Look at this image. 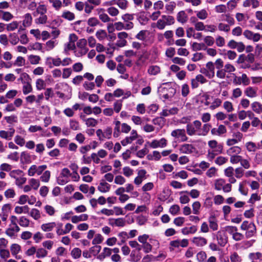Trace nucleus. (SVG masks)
Listing matches in <instances>:
<instances>
[{
    "label": "nucleus",
    "mask_w": 262,
    "mask_h": 262,
    "mask_svg": "<svg viewBox=\"0 0 262 262\" xmlns=\"http://www.w3.org/2000/svg\"><path fill=\"white\" fill-rule=\"evenodd\" d=\"M122 100H118L114 103L113 110L116 113H119L122 108Z\"/></svg>",
    "instance_id": "nucleus-42"
},
{
    "label": "nucleus",
    "mask_w": 262,
    "mask_h": 262,
    "mask_svg": "<svg viewBox=\"0 0 262 262\" xmlns=\"http://www.w3.org/2000/svg\"><path fill=\"white\" fill-rule=\"evenodd\" d=\"M242 92L241 89L236 88L233 90L232 99L237 98L242 96Z\"/></svg>",
    "instance_id": "nucleus-62"
},
{
    "label": "nucleus",
    "mask_w": 262,
    "mask_h": 262,
    "mask_svg": "<svg viewBox=\"0 0 262 262\" xmlns=\"http://www.w3.org/2000/svg\"><path fill=\"white\" fill-rule=\"evenodd\" d=\"M217 173V169L214 167L210 168L206 172V175L209 178L215 177Z\"/></svg>",
    "instance_id": "nucleus-51"
},
{
    "label": "nucleus",
    "mask_w": 262,
    "mask_h": 262,
    "mask_svg": "<svg viewBox=\"0 0 262 262\" xmlns=\"http://www.w3.org/2000/svg\"><path fill=\"white\" fill-rule=\"evenodd\" d=\"M259 5V3L258 0H245L243 3V6L244 7H249L250 6H252L253 8H256Z\"/></svg>",
    "instance_id": "nucleus-21"
},
{
    "label": "nucleus",
    "mask_w": 262,
    "mask_h": 262,
    "mask_svg": "<svg viewBox=\"0 0 262 262\" xmlns=\"http://www.w3.org/2000/svg\"><path fill=\"white\" fill-rule=\"evenodd\" d=\"M103 238L100 234H97L92 241L93 245L100 244L103 241Z\"/></svg>",
    "instance_id": "nucleus-57"
},
{
    "label": "nucleus",
    "mask_w": 262,
    "mask_h": 262,
    "mask_svg": "<svg viewBox=\"0 0 262 262\" xmlns=\"http://www.w3.org/2000/svg\"><path fill=\"white\" fill-rule=\"evenodd\" d=\"M18 80H21L24 83L23 88V93L25 95L29 94L32 91V88L31 84L29 82V76L26 73L20 75Z\"/></svg>",
    "instance_id": "nucleus-2"
},
{
    "label": "nucleus",
    "mask_w": 262,
    "mask_h": 262,
    "mask_svg": "<svg viewBox=\"0 0 262 262\" xmlns=\"http://www.w3.org/2000/svg\"><path fill=\"white\" fill-rule=\"evenodd\" d=\"M257 88L249 86L245 89V94L248 97L254 98L257 96Z\"/></svg>",
    "instance_id": "nucleus-16"
},
{
    "label": "nucleus",
    "mask_w": 262,
    "mask_h": 262,
    "mask_svg": "<svg viewBox=\"0 0 262 262\" xmlns=\"http://www.w3.org/2000/svg\"><path fill=\"white\" fill-rule=\"evenodd\" d=\"M219 30L221 31L228 32L230 31V27L228 24H225L222 23H219L218 25Z\"/></svg>",
    "instance_id": "nucleus-53"
},
{
    "label": "nucleus",
    "mask_w": 262,
    "mask_h": 262,
    "mask_svg": "<svg viewBox=\"0 0 262 262\" xmlns=\"http://www.w3.org/2000/svg\"><path fill=\"white\" fill-rule=\"evenodd\" d=\"M242 157L239 155H232L230 156V161L232 164H237L241 162Z\"/></svg>",
    "instance_id": "nucleus-48"
},
{
    "label": "nucleus",
    "mask_w": 262,
    "mask_h": 262,
    "mask_svg": "<svg viewBox=\"0 0 262 262\" xmlns=\"http://www.w3.org/2000/svg\"><path fill=\"white\" fill-rule=\"evenodd\" d=\"M197 231V227L195 226H192L190 227H185L182 229V233L184 235L194 233Z\"/></svg>",
    "instance_id": "nucleus-27"
},
{
    "label": "nucleus",
    "mask_w": 262,
    "mask_h": 262,
    "mask_svg": "<svg viewBox=\"0 0 262 262\" xmlns=\"http://www.w3.org/2000/svg\"><path fill=\"white\" fill-rule=\"evenodd\" d=\"M228 161V159L226 157L220 156L218 157L215 160V163L219 165H222L226 163Z\"/></svg>",
    "instance_id": "nucleus-56"
},
{
    "label": "nucleus",
    "mask_w": 262,
    "mask_h": 262,
    "mask_svg": "<svg viewBox=\"0 0 262 262\" xmlns=\"http://www.w3.org/2000/svg\"><path fill=\"white\" fill-rule=\"evenodd\" d=\"M29 181L31 188L33 189L36 190L39 187L40 184L38 180L32 178Z\"/></svg>",
    "instance_id": "nucleus-39"
},
{
    "label": "nucleus",
    "mask_w": 262,
    "mask_h": 262,
    "mask_svg": "<svg viewBox=\"0 0 262 262\" xmlns=\"http://www.w3.org/2000/svg\"><path fill=\"white\" fill-rule=\"evenodd\" d=\"M61 16L69 20H73L75 18L74 14L69 11L63 12Z\"/></svg>",
    "instance_id": "nucleus-37"
},
{
    "label": "nucleus",
    "mask_w": 262,
    "mask_h": 262,
    "mask_svg": "<svg viewBox=\"0 0 262 262\" xmlns=\"http://www.w3.org/2000/svg\"><path fill=\"white\" fill-rule=\"evenodd\" d=\"M223 107L228 113L231 112L234 110L232 103L228 101H226L224 102Z\"/></svg>",
    "instance_id": "nucleus-47"
},
{
    "label": "nucleus",
    "mask_w": 262,
    "mask_h": 262,
    "mask_svg": "<svg viewBox=\"0 0 262 262\" xmlns=\"http://www.w3.org/2000/svg\"><path fill=\"white\" fill-rule=\"evenodd\" d=\"M32 21V17L30 13H27L24 16L23 25L24 27L30 26Z\"/></svg>",
    "instance_id": "nucleus-34"
},
{
    "label": "nucleus",
    "mask_w": 262,
    "mask_h": 262,
    "mask_svg": "<svg viewBox=\"0 0 262 262\" xmlns=\"http://www.w3.org/2000/svg\"><path fill=\"white\" fill-rule=\"evenodd\" d=\"M117 5L121 9L125 10L127 7V1L126 0H117Z\"/></svg>",
    "instance_id": "nucleus-61"
},
{
    "label": "nucleus",
    "mask_w": 262,
    "mask_h": 262,
    "mask_svg": "<svg viewBox=\"0 0 262 262\" xmlns=\"http://www.w3.org/2000/svg\"><path fill=\"white\" fill-rule=\"evenodd\" d=\"M167 145V141L165 138H162L160 140H154L149 144L153 148L158 147H164Z\"/></svg>",
    "instance_id": "nucleus-12"
},
{
    "label": "nucleus",
    "mask_w": 262,
    "mask_h": 262,
    "mask_svg": "<svg viewBox=\"0 0 262 262\" xmlns=\"http://www.w3.org/2000/svg\"><path fill=\"white\" fill-rule=\"evenodd\" d=\"M241 152V148L238 146H233L227 150V154L229 156L237 155Z\"/></svg>",
    "instance_id": "nucleus-29"
},
{
    "label": "nucleus",
    "mask_w": 262,
    "mask_h": 262,
    "mask_svg": "<svg viewBox=\"0 0 262 262\" xmlns=\"http://www.w3.org/2000/svg\"><path fill=\"white\" fill-rule=\"evenodd\" d=\"M208 146L212 149L218 153H222L223 146L221 144H218L217 142L215 140H210L208 142Z\"/></svg>",
    "instance_id": "nucleus-10"
},
{
    "label": "nucleus",
    "mask_w": 262,
    "mask_h": 262,
    "mask_svg": "<svg viewBox=\"0 0 262 262\" xmlns=\"http://www.w3.org/2000/svg\"><path fill=\"white\" fill-rule=\"evenodd\" d=\"M36 257L37 258H43L46 257L48 254V251L43 248H39L36 250Z\"/></svg>",
    "instance_id": "nucleus-40"
},
{
    "label": "nucleus",
    "mask_w": 262,
    "mask_h": 262,
    "mask_svg": "<svg viewBox=\"0 0 262 262\" xmlns=\"http://www.w3.org/2000/svg\"><path fill=\"white\" fill-rule=\"evenodd\" d=\"M177 19L179 22L184 24L187 20V15L184 11H181L178 13Z\"/></svg>",
    "instance_id": "nucleus-24"
},
{
    "label": "nucleus",
    "mask_w": 262,
    "mask_h": 262,
    "mask_svg": "<svg viewBox=\"0 0 262 262\" xmlns=\"http://www.w3.org/2000/svg\"><path fill=\"white\" fill-rule=\"evenodd\" d=\"M206 68L210 73L209 75H211L212 77L213 78L215 75V66L214 63L212 61L208 62L206 64Z\"/></svg>",
    "instance_id": "nucleus-26"
},
{
    "label": "nucleus",
    "mask_w": 262,
    "mask_h": 262,
    "mask_svg": "<svg viewBox=\"0 0 262 262\" xmlns=\"http://www.w3.org/2000/svg\"><path fill=\"white\" fill-rule=\"evenodd\" d=\"M36 87L38 90L44 89L46 87L45 81L40 78L37 79L36 81Z\"/></svg>",
    "instance_id": "nucleus-38"
},
{
    "label": "nucleus",
    "mask_w": 262,
    "mask_h": 262,
    "mask_svg": "<svg viewBox=\"0 0 262 262\" xmlns=\"http://www.w3.org/2000/svg\"><path fill=\"white\" fill-rule=\"evenodd\" d=\"M99 24V20L96 17H91L88 20V24L91 27H95Z\"/></svg>",
    "instance_id": "nucleus-54"
},
{
    "label": "nucleus",
    "mask_w": 262,
    "mask_h": 262,
    "mask_svg": "<svg viewBox=\"0 0 262 262\" xmlns=\"http://www.w3.org/2000/svg\"><path fill=\"white\" fill-rule=\"evenodd\" d=\"M231 262H241L242 259L236 252H234L230 255Z\"/></svg>",
    "instance_id": "nucleus-63"
},
{
    "label": "nucleus",
    "mask_w": 262,
    "mask_h": 262,
    "mask_svg": "<svg viewBox=\"0 0 262 262\" xmlns=\"http://www.w3.org/2000/svg\"><path fill=\"white\" fill-rule=\"evenodd\" d=\"M160 72V68L157 66H152L149 67L148 72L150 75H156Z\"/></svg>",
    "instance_id": "nucleus-35"
},
{
    "label": "nucleus",
    "mask_w": 262,
    "mask_h": 262,
    "mask_svg": "<svg viewBox=\"0 0 262 262\" xmlns=\"http://www.w3.org/2000/svg\"><path fill=\"white\" fill-rule=\"evenodd\" d=\"M215 43L217 47H221L225 45V40L223 37L218 36L215 39Z\"/></svg>",
    "instance_id": "nucleus-55"
},
{
    "label": "nucleus",
    "mask_w": 262,
    "mask_h": 262,
    "mask_svg": "<svg viewBox=\"0 0 262 262\" xmlns=\"http://www.w3.org/2000/svg\"><path fill=\"white\" fill-rule=\"evenodd\" d=\"M130 258L132 261L134 262H138L141 258V255L140 253H136V251L133 250L132 251L130 254Z\"/></svg>",
    "instance_id": "nucleus-44"
},
{
    "label": "nucleus",
    "mask_w": 262,
    "mask_h": 262,
    "mask_svg": "<svg viewBox=\"0 0 262 262\" xmlns=\"http://www.w3.org/2000/svg\"><path fill=\"white\" fill-rule=\"evenodd\" d=\"M234 169L232 166H229L224 170V174L227 177H232L234 174Z\"/></svg>",
    "instance_id": "nucleus-64"
},
{
    "label": "nucleus",
    "mask_w": 262,
    "mask_h": 262,
    "mask_svg": "<svg viewBox=\"0 0 262 262\" xmlns=\"http://www.w3.org/2000/svg\"><path fill=\"white\" fill-rule=\"evenodd\" d=\"M174 23V18L172 16L163 15L156 24V27L159 30H163L166 26H170Z\"/></svg>",
    "instance_id": "nucleus-1"
},
{
    "label": "nucleus",
    "mask_w": 262,
    "mask_h": 262,
    "mask_svg": "<svg viewBox=\"0 0 262 262\" xmlns=\"http://www.w3.org/2000/svg\"><path fill=\"white\" fill-rule=\"evenodd\" d=\"M249 258L251 262H262V254L260 252L251 253Z\"/></svg>",
    "instance_id": "nucleus-17"
},
{
    "label": "nucleus",
    "mask_w": 262,
    "mask_h": 262,
    "mask_svg": "<svg viewBox=\"0 0 262 262\" xmlns=\"http://www.w3.org/2000/svg\"><path fill=\"white\" fill-rule=\"evenodd\" d=\"M88 219V215L86 214H82L80 215H74L72 217L71 221L73 223L76 224L80 221H85Z\"/></svg>",
    "instance_id": "nucleus-19"
},
{
    "label": "nucleus",
    "mask_w": 262,
    "mask_h": 262,
    "mask_svg": "<svg viewBox=\"0 0 262 262\" xmlns=\"http://www.w3.org/2000/svg\"><path fill=\"white\" fill-rule=\"evenodd\" d=\"M234 171L235 177L238 179L242 178L244 174V170L242 167L236 168Z\"/></svg>",
    "instance_id": "nucleus-60"
},
{
    "label": "nucleus",
    "mask_w": 262,
    "mask_h": 262,
    "mask_svg": "<svg viewBox=\"0 0 262 262\" xmlns=\"http://www.w3.org/2000/svg\"><path fill=\"white\" fill-rule=\"evenodd\" d=\"M123 20L125 22V30H130L134 27V24L130 21L134 19V16L132 14H125L122 17Z\"/></svg>",
    "instance_id": "nucleus-8"
},
{
    "label": "nucleus",
    "mask_w": 262,
    "mask_h": 262,
    "mask_svg": "<svg viewBox=\"0 0 262 262\" xmlns=\"http://www.w3.org/2000/svg\"><path fill=\"white\" fill-rule=\"evenodd\" d=\"M187 133L189 136H192L195 134L196 129L193 126L192 124L189 123L186 126Z\"/></svg>",
    "instance_id": "nucleus-43"
},
{
    "label": "nucleus",
    "mask_w": 262,
    "mask_h": 262,
    "mask_svg": "<svg viewBox=\"0 0 262 262\" xmlns=\"http://www.w3.org/2000/svg\"><path fill=\"white\" fill-rule=\"evenodd\" d=\"M256 228L255 224L253 223L252 224H250V226L248 229V230L246 232L245 236L247 238H250L252 237L256 233Z\"/></svg>",
    "instance_id": "nucleus-22"
},
{
    "label": "nucleus",
    "mask_w": 262,
    "mask_h": 262,
    "mask_svg": "<svg viewBox=\"0 0 262 262\" xmlns=\"http://www.w3.org/2000/svg\"><path fill=\"white\" fill-rule=\"evenodd\" d=\"M195 147L191 144H183L180 146L179 150L182 154H190L194 152Z\"/></svg>",
    "instance_id": "nucleus-7"
},
{
    "label": "nucleus",
    "mask_w": 262,
    "mask_h": 262,
    "mask_svg": "<svg viewBox=\"0 0 262 262\" xmlns=\"http://www.w3.org/2000/svg\"><path fill=\"white\" fill-rule=\"evenodd\" d=\"M20 160L23 163H28L30 162L31 158L28 154L23 152L20 155Z\"/></svg>",
    "instance_id": "nucleus-36"
},
{
    "label": "nucleus",
    "mask_w": 262,
    "mask_h": 262,
    "mask_svg": "<svg viewBox=\"0 0 262 262\" xmlns=\"http://www.w3.org/2000/svg\"><path fill=\"white\" fill-rule=\"evenodd\" d=\"M15 132L14 129H10L9 131H0V137L7 140H10Z\"/></svg>",
    "instance_id": "nucleus-18"
},
{
    "label": "nucleus",
    "mask_w": 262,
    "mask_h": 262,
    "mask_svg": "<svg viewBox=\"0 0 262 262\" xmlns=\"http://www.w3.org/2000/svg\"><path fill=\"white\" fill-rule=\"evenodd\" d=\"M252 110L257 114L262 113V104L258 102H254L251 104Z\"/></svg>",
    "instance_id": "nucleus-28"
},
{
    "label": "nucleus",
    "mask_w": 262,
    "mask_h": 262,
    "mask_svg": "<svg viewBox=\"0 0 262 262\" xmlns=\"http://www.w3.org/2000/svg\"><path fill=\"white\" fill-rule=\"evenodd\" d=\"M107 11L108 13L112 16H116L118 15L119 13V10L116 8L114 7H109L107 9Z\"/></svg>",
    "instance_id": "nucleus-52"
},
{
    "label": "nucleus",
    "mask_w": 262,
    "mask_h": 262,
    "mask_svg": "<svg viewBox=\"0 0 262 262\" xmlns=\"http://www.w3.org/2000/svg\"><path fill=\"white\" fill-rule=\"evenodd\" d=\"M227 132V129L224 125H220L217 128H213L211 130V133L214 136H221Z\"/></svg>",
    "instance_id": "nucleus-13"
},
{
    "label": "nucleus",
    "mask_w": 262,
    "mask_h": 262,
    "mask_svg": "<svg viewBox=\"0 0 262 262\" xmlns=\"http://www.w3.org/2000/svg\"><path fill=\"white\" fill-rule=\"evenodd\" d=\"M11 224L6 231V233L11 238H15L16 234V217L12 216L11 219Z\"/></svg>",
    "instance_id": "nucleus-3"
},
{
    "label": "nucleus",
    "mask_w": 262,
    "mask_h": 262,
    "mask_svg": "<svg viewBox=\"0 0 262 262\" xmlns=\"http://www.w3.org/2000/svg\"><path fill=\"white\" fill-rule=\"evenodd\" d=\"M78 37L75 34H71L69 36V41L65 45V51L74 50L76 48L75 42L77 40Z\"/></svg>",
    "instance_id": "nucleus-5"
},
{
    "label": "nucleus",
    "mask_w": 262,
    "mask_h": 262,
    "mask_svg": "<svg viewBox=\"0 0 262 262\" xmlns=\"http://www.w3.org/2000/svg\"><path fill=\"white\" fill-rule=\"evenodd\" d=\"M171 135L176 138H180L182 142H185L188 140V137L186 136L185 130L184 129L173 130L171 133Z\"/></svg>",
    "instance_id": "nucleus-4"
},
{
    "label": "nucleus",
    "mask_w": 262,
    "mask_h": 262,
    "mask_svg": "<svg viewBox=\"0 0 262 262\" xmlns=\"http://www.w3.org/2000/svg\"><path fill=\"white\" fill-rule=\"evenodd\" d=\"M84 121L88 127H94L96 126L98 123L97 120L93 118L84 119Z\"/></svg>",
    "instance_id": "nucleus-33"
},
{
    "label": "nucleus",
    "mask_w": 262,
    "mask_h": 262,
    "mask_svg": "<svg viewBox=\"0 0 262 262\" xmlns=\"http://www.w3.org/2000/svg\"><path fill=\"white\" fill-rule=\"evenodd\" d=\"M222 103V100L220 99L216 98L214 100L212 104L210 106V108L211 110H214L221 105Z\"/></svg>",
    "instance_id": "nucleus-58"
},
{
    "label": "nucleus",
    "mask_w": 262,
    "mask_h": 262,
    "mask_svg": "<svg viewBox=\"0 0 262 262\" xmlns=\"http://www.w3.org/2000/svg\"><path fill=\"white\" fill-rule=\"evenodd\" d=\"M216 239L218 244L221 247H224L228 242V237L224 232L221 231H218L217 233Z\"/></svg>",
    "instance_id": "nucleus-9"
},
{
    "label": "nucleus",
    "mask_w": 262,
    "mask_h": 262,
    "mask_svg": "<svg viewBox=\"0 0 262 262\" xmlns=\"http://www.w3.org/2000/svg\"><path fill=\"white\" fill-rule=\"evenodd\" d=\"M117 36L119 40H117L116 43V46L119 47H123L126 46L127 41L125 39L127 38L128 34L125 32H121L118 34Z\"/></svg>",
    "instance_id": "nucleus-6"
},
{
    "label": "nucleus",
    "mask_w": 262,
    "mask_h": 262,
    "mask_svg": "<svg viewBox=\"0 0 262 262\" xmlns=\"http://www.w3.org/2000/svg\"><path fill=\"white\" fill-rule=\"evenodd\" d=\"M31 216L35 220H38L40 218V211L37 209H32L30 212Z\"/></svg>",
    "instance_id": "nucleus-49"
},
{
    "label": "nucleus",
    "mask_w": 262,
    "mask_h": 262,
    "mask_svg": "<svg viewBox=\"0 0 262 262\" xmlns=\"http://www.w3.org/2000/svg\"><path fill=\"white\" fill-rule=\"evenodd\" d=\"M138 137V134L136 130H132L131 135L126 137L124 139L121 141V144L123 146H126L127 144L131 143L133 141L136 140Z\"/></svg>",
    "instance_id": "nucleus-11"
},
{
    "label": "nucleus",
    "mask_w": 262,
    "mask_h": 262,
    "mask_svg": "<svg viewBox=\"0 0 262 262\" xmlns=\"http://www.w3.org/2000/svg\"><path fill=\"white\" fill-rule=\"evenodd\" d=\"M110 188L111 185L103 180L100 181V183L98 186V190L102 193L108 192Z\"/></svg>",
    "instance_id": "nucleus-15"
},
{
    "label": "nucleus",
    "mask_w": 262,
    "mask_h": 262,
    "mask_svg": "<svg viewBox=\"0 0 262 262\" xmlns=\"http://www.w3.org/2000/svg\"><path fill=\"white\" fill-rule=\"evenodd\" d=\"M56 226L55 222H50L43 224L41 226V229L45 232H49L52 231Z\"/></svg>",
    "instance_id": "nucleus-23"
},
{
    "label": "nucleus",
    "mask_w": 262,
    "mask_h": 262,
    "mask_svg": "<svg viewBox=\"0 0 262 262\" xmlns=\"http://www.w3.org/2000/svg\"><path fill=\"white\" fill-rule=\"evenodd\" d=\"M192 243L197 246L203 247L207 243V239L203 237H194L192 240Z\"/></svg>",
    "instance_id": "nucleus-14"
},
{
    "label": "nucleus",
    "mask_w": 262,
    "mask_h": 262,
    "mask_svg": "<svg viewBox=\"0 0 262 262\" xmlns=\"http://www.w3.org/2000/svg\"><path fill=\"white\" fill-rule=\"evenodd\" d=\"M51 176V172L49 170L45 171L42 175L40 177V179L43 182H48Z\"/></svg>",
    "instance_id": "nucleus-41"
},
{
    "label": "nucleus",
    "mask_w": 262,
    "mask_h": 262,
    "mask_svg": "<svg viewBox=\"0 0 262 262\" xmlns=\"http://www.w3.org/2000/svg\"><path fill=\"white\" fill-rule=\"evenodd\" d=\"M195 12L197 18L201 20H204L208 16V13L207 10L205 9H201V10L196 11Z\"/></svg>",
    "instance_id": "nucleus-25"
},
{
    "label": "nucleus",
    "mask_w": 262,
    "mask_h": 262,
    "mask_svg": "<svg viewBox=\"0 0 262 262\" xmlns=\"http://www.w3.org/2000/svg\"><path fill=\"white\" fill-rule=\"evenodd\" d=\"M13 18V15L9 12L2 10V18L5 21H9Z\"/></svg>",
    "instance_id": "nucleus-50"
},
{
    "label": "nucleus",
    "mask_w": 262,
    "mask_h": 262,
    "mask_svg": "<svg viewBox=\"0 0 262 262\" xmlns=\"http://www.w3.org/2000/svg\"><path fill=\"white\" fill-rule=\"evenodd\" d=\"M193 51H200L201 50H206L207 48L204 43L193 42L192 45Z\"/></svg>",
    "instance_id": "nucleus-30"
},
{
    "label": "nucleus",
    "mask_w": 262,
    "mask_h": 262,
    "mask_svg": "<svg viewBox=\"0 0 262 262\" xmlns=\"http://www.w3.org/2000/svg\"><path fill=\"white\" fill-rule=\"evenodd\" d=\"M209 227L213 231H216L218 229V224L217 220L214 216H211L208 219Z\"/></svg>",
    "instance_id": "nucleus-20"
},
{
    "label": "nucleus",
    "mask_w": 262,
    "mask_h": 262,
    "mask_svg": "<svg viewBox=\"0 0 262 262\" xmlns=\"http://www.w3.org/2000/svg\"><path fill=\"white\" fill-rule=\"evenodd\" d=\"M96 36L99 40H101L106 37L107 33L104 30H99L96 32Z\"/></svg>",
    "instance_id": "nucleus-45"
},
{
    "label": "nucleus",
    "mask_w": 262,
    "mask_h": 262,
    "mask_svg": "<svg viewBox=\"0 0 262 262\" xmlns=\"http://www.w3.org/2000/svg\"><path fill=\"white\" fill-rule=\"evenodd\" d=\"M225 184V181L222 179H217L214 182V188L217 190H221Z\"/></svg>",
    "instance_id": "nucleus-32"
},
{
    "label": "nucleus",
    "mask_w": 262,
    "mask_h": 262,
    "mask_svg": "<svg viewBox=\"0 0 262 262\" xmlns=\"http://www.w3.org/2000/svg\"><path fill=\"white\" fill-rule=\"evenodd\" d=\"M206 254L204 251H201L196 255V258L199 262L204 261L206 259Z\"/></svg>",
    "instance_id": "nucleus-59"
},
{
    "label": "nucleus",
    "mask_w": 262,
    "mask_h": 262,
    "mask_svg": "<svg viewBox=\"0 0 262 262\" xmlns=\"http://www.w3.org/2000/svg\"><path fill=\"white\" fill-rule=\"evenodd\" d=\"M146 30L140 31L136 35V38L140 40H145L146 37Z\"/></svg>",
    "instance_id": "nucleus-46"
},
{
    "label": "nucleus",
    "mask_w": 262,
    "mask_h": 262,
    "mask_svg": "<svg viewBox=\"0 0 262 262\" xmlns=\"http://www.w3.org/2000/svg\"><path fill=\"white\" fill-rule=\"evenodd\" d=\"M71 255L74 259H78L81 257V250L78 248H74L71 250Z\"/></svg>",
    "instance_id": "nucleus-31"
}]
</instances>
